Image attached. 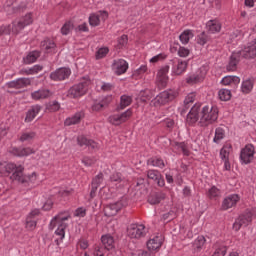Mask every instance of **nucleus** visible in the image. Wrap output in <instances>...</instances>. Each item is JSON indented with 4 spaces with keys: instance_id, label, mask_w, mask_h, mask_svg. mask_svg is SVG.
<instances>
[{
    "instance_id": "20",
    "label": "nucleus",
    "mask_w": 256,
    "mask_h": 256,
    "mask_svg": "<svg viewBox=\"0 0 256 256\" xmlns=\"http://www.w3.org/2000/svg\"><path fill=\"white\" fill-rule=\"evenodd\" d=\"M12 153L17 157H26L35 153V150L31 149V147H14Z\"/></svg>"
},
{
    "instance_id": "7",
    "label": "nucleus",
    "mask_w": 256,
    "mask_h": 256,
    "mask_svg": "<svg viewBox=\"0 0 256 256\" xmlns=\"http://www.w3.org/2000/svg\"><path fill=\"white\" fill-rule=\"evenodd\" d=\"M33 23V17L31 14L25 15V17H22L21 19H16L12 23V33L15 35H18L25 27L28 25H31Z\"/></svg>"
},
{
    "instance_id": "31",
    "label": "nucleus",
    "mask_w": 256,
    "mask_h": 256,
    "mask_svg": "<svg viewBox=\"0 0 256 256\" xmlns=\"http://www.w3.org/2000/svg\"><path fill=\"white\" fill-rule=\"evenodd\" d=\"M193 37H194L193 31H191L190 29H187L186 31H183V33H181V35L179 36V39L181 43H183V45H187L190 39H192Z\"/></svg>"
},
{
    "instance_id": "1",
    "label": "nucleus",
    "mask_w": 256,
    "mask_h": 256,
    "mask_svg": "<svg viewBox=\"0 0 256 256\" xmlns=\"http://www.w3.org/2000/svg\"><path fill=\"white\" fill-rule=\"evenodd\" d=\"M219 110L217 107L210 105H205L201 109L200 104H195L191 107L189 113L187 114V122L190 125L197 123L199 121L201 127H208L218 120Z\"/></svg>"
},
{
    "instance_id": "16",
    "label": "nucleus",
    "mask_w": 256,
    "mask_h": 256,
    "mask_svg": "<svg viewBox=\"0 0 256 256\" xmlns=\"http://www.w3.org/2000/svg\"><path fill=\"white\" fill-rule=\"evenodd\" d=\"M112 69L116 75H123L129 69V65L124 59H118V61H114Z\"/></svg>"
},
{
    "instance_id": "48",
    "label": "nucleus",
    "mask_w": 256,
    "mask_h": 256,
    "mask_svg": "<svg viewBox=\"0 0 256 256\" xmlns=\"http://www.w3.org/2000/svg\"><path fill=\"white\" fill-rule=\"evenodd\" d=\"M89 23H90L91 27H98V25H100L99 15H90Z\"/></svg>"
},
{
    "instance_id": "64",
    "label": "nucleus",
    "mask_w": 256,
    "mask_h": 256,
    "mask_svg": "<svg viewBox=\"0 0 256 256\" xmlns=\"http://www.w3.org/2000/svg\"><path fill=\"white\" fill-rule=\"evenodd\" d=\"M97 193V187H96V183H95V178L92 181V189L90 191V198L94 199V197L96 196Z\"/></svg>"
},
{
    "instance_id": "27",
    "label": "nucleus",
    "mask_w": 256,
    "mask_h": 256,
    "mask_svg": "<svg viewBox=\"0 0 256 256\" xmlns=\"http://www.w3.org/2000/svg\"><path fill=\"white\" fill-rule=\"evenodd\" d=\"M39 57H41V51H31V53H28V55L24 57L23 61L26 65H30L31 63H35Z\"/></svg>"
},
{
    "instance_id": "35",
    "label": "nucleus",
    "mask_w": 256,
    "mask_h": 256,
    "mask_svg": "<svg viewBox=\"0 0 256 256\" xmlns=\"http://www.w3.org/2000/svg\"><path fill=\"white\" fill-rule=\"evenodd\" d=\"M132 103V97H129L128 95H122L120 105L117 107V110L120 111V109H125L126 107H129Z\"/></svg>"
},
{
    "instance_id": "21",
    "label": "nucleus",
    "mask_w": 256,
    "mask_h": 256,
    "mask_svg": "<svg viewBox=\"0 0 256 256\" xmlns=\"http://www.w3.org/2000/svg\"><path fill=\"white\" fill-rule=\"evenodd\" d=\"M206 29L209 31V33H212V34L220 33L222 29V25L217 20L208 21V23H206Z\"/></svg>"
},
{
    "instance_id": "42",
    "label": "nucleus",
    "mask_w": 256,
    "mask_h": 256,
    "mask_svg": "<svg viewBox=\"0 0 256 256\" xmlns=\"http://www.w3.org/2000/svg\"><path fill=\"white\" fill-rule=\"evenodd\" d=\"M46 109L52 113L59 111V109H61V105L59 103V101H52L50 103H48V105H46Z\"/></svg>"
},
{
    "instance_id": "63",
    "label": "nucleus",
    "mask_w": 256,
    "mask_h": 256,
    "mask_svg": "<svg viewBox=\"0 0 256 256\" xmlns=\"http://www.w3.org/2000/svg\"><path fill=\"white\" fill-rule=\"evenodd\" d=\"M227 253V247H221L220 249H216L215 253L211 256H225Z\"/></svg>"
},
{
    "instance_id": "6",
    "label": "nucleus",
    "mask_w": 256,
    "mask_h": 256,
    "mask_svg": "<svg viewBox=\"0 0 256 256\" xmlns=\"http://www.w3.org/2000/svg\"><path fill=\"white\" fill-rule=\"evenodd\" d=\"M146 233V227L143 224L131 223L127 227L128 237L132 239H141V237H145Z\"/></svg>"
},
{
    "instance_id": "2",
    "label": "nucleus",
    "mask_w": 256,
    "mask_h": 256,
    "mask_svg": "<svg viewBox=\"0 0 256 256\" xmlns=\"http://www.w3.org/2000/svg\"><path fill=\"white\" fill-rule=\"evenodd\" d=\"M5 170L7 173H12L10 178L13 181H18L25 187H33V185H35V181H37V173L34 172L30 175H25L24 167L22 165L17 167L15 163H7Z\"/></svg>"
},
{
    "instance_id": "54",
    "label": "nucleus",
    "mask_w": 256,
    "mask_h": 256,
    "mask_svg": "<svg viewBox=\"0 0 256 256\" xmlns=\"http://www.w3.org/2000/svg\"><path fill=\"white\" fill-rule=\"evenodd\" d=\"M175 217L176 214L174 213V211H168L167 213H164V215L162 216L164 221H172V219H174Z\"/></svg>"
},
{
    "instance_id": "13",
    "label": "nucleus",
    "mask_w": 256,
    "mask_h": 256,
    "mask_svg": "<svg viewBox=\"0 0 256 256\" xmlns=\"http://www.w3.org/2000/svg\"><path fill=\"white\" fill-rule=\"evenodd\" d=\"M131 115V109H127V111H124V113H121V115H112L109 117V122L112 123V125H121L130 119Z\"/></svg>"
},
{
    "instance_id": "56",
    "label": "nucleus",
    "mask_w": 256,
    "mask_h": 256,
    "mask_svg": "<svg viewBox=\"0 0 256 256\" xmlns=\"http://www.w3.org/2000/svg\"><path fill=\"white\" fill-rule=\"evenodd\" d=\"M178 148L182 151L183 155H186V156L190 155V151L186 143H178Z\"/></svg>"
},
{
    "instance_id": "23",
    "label": "nucleus",
    "mask_w": 256,
    "mask_h": 256,
    "mask_svg": "<svg viewBox=\"0 0 256 256\" xmlns=\"http://www.w3.org/2000/svg\"><path fill=\"white\" fill-rule=\"evenodd\" d=\"M77 142L80 147H83L84 145H86L87 147H91L92 149H97L98 147L95 141H93L92 139H87L83 135L77 137Z\"/></svg>"
},
{
    "instance_id": "5",
    "label": "nucleus",
    "mask_w": 256,
    "mask_h": 256,
    "mask_svg": "<svg viewBox=\"0 0 256 256\" xmlns=\"http://www.w3.org/2000/svg\"><path fill=\"white\" fill-rule=\"evenodd\" d=\"M90 85L91 81L89 79H83L82 81H80V83L73 85L69 89L67 95L71 99H77L78 97H82L83 95H86Z\"/></svg>"
},
{
    "instance_id": "39",
    "label": "nucleus",
    "mask_w": 256,
    "mask_h": 256,
    "mask_svg": "<svg viewBox=\"0 0 256 256\" xmlns=\"http://www.w3.org/2000/svg\"><path fill=\"white\" fill-rule=\"evenodd\" d=\"M231 149V145H224V147H222V149L220 150V157L224 161V164L227 160V157H229L231 153Z\"/></svg>"
},
{
    "instance_id": "34",
    "label": "nucleus",
    "mask_w": 256,
    "mask_h": 256,
    "mask_svg": "<svg viewBox=\"0 0 256 256\" xmlns=\"http://www.w3.org/2000/svg\"><path fill=\"white\" fill-rule=\"evenodd\" d=\"M147 163L148 165H152V167H165L163 159H160L159 157H151L150 159H148Z\"/></svg>"
},
{
    "instance_id": "18",
    "label": "nucleus",
    "mask_w": 256,
    "mask_h": 256,
    "mask_svg": "<svg viewBox=\"0 0 256 256\" xmlns=\"http://www.w3.org/2000/svg\"><path fill=\"white\" fill-rule=\"evenodd\" d=\"M148 179H152L156 181L159 187H164L165 186V179L162 177L160 171H156L154 169H150L148 171Z\"/></svg>"
},
{
    "instance_id": "52",
    "label": "nucleus",
    "mask_w": 256,
    "mask_h": 256,
    "mask_svg": "<svg viewBox=\"0 0 256 256\" xmlns=\"http://www.w3.org/2000/svg\"><path fill=\"white\" fill-rule=\"evenodd\" d=\"M35 137V133L30 132V133H22L21 137H20V141L24 142V141H31V139H34Z\"/></svg>"
},
{
    "instance_id": "17",
    "label": "nucleus",
    "mask_w": 256,
    "mask_h": 256,
    "mask_svg": "<svg viewBox=\"0 0 256 256\" xmlns=\"http://www.w3.org/2000/svg\"><path fill=\"white\" fill-rule=\"evenodd\" d=\"M170 71V65H164V67H162L160 69V71H158V75H157V79L158 82L160 83V85L162 87H166L169 77H168V73Z\"/></svg>"
},
{
    "instance_id": "44",
    "label": "nucleus",
    "mask_w": 256,
    "mask_h": 256,
    "mask_svg": "<svg viewBox=\"0 0 256 256\" xmlns=\"http://www.w3.org/2000/svg\"><path fill=\"white\" fill-rule=\"evenodd\" d=\"M207 195L210 199H215L216 197H219V195H221V191L220 189H218V187L213 186L209 189Z\"/></svg>"
},
{
    "instance_id": "33",
    "label": "nucleus",
    "mask_w": 256,
    "mask_h": 256,
    "mask_svg": "<svg viewBox=\"0 0 256 256\" xmlns=\"http://www.w3.org/2000/svg\"><path fill=\"white\" fill-rule=\"evenodd\" d=\"M253 87H254V83L253 81H251V79H247L246 81H243L241 85L242 93H245V94L251 93V91H253Z\"/></svg>"
},
{
    "instance_id": "61",
    "label": "nucleus",
    "mask_w": 256,
    "mask_h": 256,
    "mask_svg": "<svg viewBox=\"0 0 256 256\" xmlns=\"http://www.w3.org/2000/svg\"><path fill=\"white\" fill-rule=\"evenodd\" d=\"M110 179L111 181H115L117 183H121V181H123V177L121 173H113Z\"/></svg>"
},
{
    "instance_id": "49",
    "label": "nucleus",
    "mask_w": 256,
    "mask_h": 256,
    "mask_svg": "<svg viewBox=\"0 0 256 256\" xmlns=\"http://www.w3.org/2000/svg\"><path fill=\"white\" fill-rule=\"evenodd\" d=\"M97 159L95 157H83L82 163L86 165V167H91V165H94L96 163Z\"/></svg>"
},
{
    "instance_id": "37",
    "label": "nucleus",
    "mask_w": 256,
    "mask_h": 256,
    "mask_svg": "<svg viewBox=\"0 0 256 256\" xmlns=\"http://www.w3.org/2000/svg\"><path fill=\"white\" fill-rule=\"evenodd\" d=\"M111 101H112L111 96L105 97V99H103L100 103H96L95 105H93L94 111H100L101 109H103V107H105L106 105H109Z\"/></svg>"
},
{
    "instance_id": "22",
    "label": "nucleus",
    "mask_w": 256,
    "mask_h": 256,
    "mask_svg": "<svg viewBox=\"0 0 256 256\" xmlns=\"http://www.w3.org/2000/svg\"><path fill=\"white\" fill-rule=\"evenodd\" d=\"M165 197V193L162 192L150 193V195L148 196V203H150L151 205H157V203H161V201L165 199Z\"/></svg>"
},
{
    "instance_id": "25",
    "label": "nucleus",
    "mask_w": 256,
    "mask_h": 256,
    "mask_svg": "<svg viewBox=\"0 0 256 256\" xmlns=\"http://www.w3.org/2000/svg\"><path fill=\"white\" fill-rule=\"evenodd\" d=\"M58 223V227L55 231V234L58 236V238L60 239V241H63L64 237H65V229L67 227L65 221H62L61 219H57Z\"/></svg>"
},
{
    "instance_id": "58",
    "label": "nucleus",
    "mask_w": 256,
    "mask_h": 256,
    "mask_svg": "<svg viewBox=\"0 0 256 256\" xmlns=\"http://www.w3.org/2000/svg\"><path fill=\"white\" fill-rule=\"evenodd\" d=\"M128 43V37L127 35H122L119 39H118V47H125V45H127Z\"/></svg>"
},
{
    "instance_id": "19",
    "label": "nucleus",
    "mask_w": 256,
    "mask_h": 256,
    "mask_svg": "<svg viewBox=\"0 0 256 256\" xmlns=\"http://www.w3.org/2000/svg\"><path fill=\"white\" fill-rule=\"evenodd\" d=\"M41 109H43L41 105H33L26 113L25 122L31 123L39 115Z\"/></svg>"
},
{
    "instance_id": "36",
    "label": "nucleus",
    "mask_w": 256,
    "mask_h": 256,
    "mask_svg": "<svg viewBox=\"0 0 256 256\" xmlns=\"http://www.w3.org/2000/svg\"><path fill=\"white\" fill-rule=\"evenodd\" d=\"M194 101H195V95L194 94H190L185 98V100H184V109L181 110V115H184L185 113H187V111L190 107V103H194Z\"/></svg>"
},
{
    "instance_id": "11",
    "label": "nucleus",
    "mask_w": 256,
    "mask_h": 256,
    "mask_svg": "<svg viewBox=\"0 0 256 256\" xmlns=\"http://www.w3.org/2000/svg\"><path fill=\"white\" fill-rule=\"evenodd\" d=\"M126 205L125 201H116L115 203H110L109 205H106L105 207V215L108 217H113L114 215H117L121 209Z\"/></svg>"
},
{
    "instance_id": "55",
    "label": "nucleus",
    "mask_w": 256,
    "mask_h": 256,
    "mask_svg": "<svg viewBox=\"0 0 256 256\" xmlns=\"http://www.w3.org/2000/svg\"><path fill=\"white\" fill-rule=\"evenodd\" d=\"M103 179H104L103 173H99L98 175H96V177H94L96 191H97L98 187L101 185V183H103Z\"/></svg>"
},
{
    "instance_id": "28",
    "label": "nucleus",
    "mask_w": 256,
    "mask_h": 256,
    "mask_svg": "<svg viewBox=\"0 0 256 256\" xmlns=\"http://www.w3.org/2000/svg\"><path fill=\"white\" fill-rule=\"evenodd\" d=\"M161 245H162V242H161V239H159V237H154L153 239H149V241L147 242V247L150 253L151 251H155L156 249H159Z\"/></svg>"
},
{
    "instance_id": "24",
    "label": "nucleus",
    "mask_w": 256,
    "mask_h": 256,
    "mask_svg": "<svg viewBox=\"0 0 256 256\" xmlns=\"http://www.w3.org/2000/svg\"><path fill=\"white\" fill-rule=\"evenodd\" d=\"M57 45L55 41L51 39H44V41L41 42V48L44 49L47 53H52L55 51Z\"/></svg>"
},
{
    "instance_id": "4",
    "label": "nucleus",
    "mask_w": 256,
    "mask_h": 256,
    "mask_svg": "<svg viewBox=\"0 0 256 256\" xmlns=\"http://www.w3.org/2000/svg\"><path fill=\"white\" fill-rule=\"evenodd\" d=\"M253 217H256V209H246L237 219H235L233 223V229L235 231H239L241 227H247L251 221H253Z\"/></svg>"
},
{
    "instance_id": "46",
    "label": "nucleus",
    "mask_w": 256,
    "mask_h": 256,
    "mask_svg": "<svg viewBox=\"0 0 256 256\" xmlns=\"http://www.w3.org/2000/svg\"><path fill=\"white\" fill-rule=\"evenodd\" d=\"M205 243H206V239H205L204 235H199L197 237V239H195V241H194V246L197 249H202V247L205 245Z\"/></svg>"
},
{
    "instance_id": "40",
    "label": "nucleus",
    "mask_w": 256,
    "mask_h": 256,
    "mask_svg": "<svg viewBox=\"0 0 256 256\" xmlns=\"http://www.w3.org/2000/svg\"><path fill=\"white\" fill-rule=\"evenodd\" d=\"M37 225V220L33 219L31 212L29 213V215L26 217V227L30 230L35 229Z\"/></svg>"
},
{
    "instance_id": "9",
    "label": "nucleus",
    "mask_w": 256,
    "mask_h": 256,
    "mask_svg": "<svg viewBox=\"0 0 256 256\" xmlns=\"http://www.w3.org/2000/svg\"><path fill=\"white\" fill-rule=\"evenodd\" d=\"M172 65V75H183L188 69L189 61H183V59H172L170 61Z\"/></svg>"
},
{
    "instance_id": "53",
    "label": "nucleus",
    "mask_w": 256,
    "mask_h": 256,
    "mask_svg": "<svg viewBox=\"0 0 256 256\" xmlns=\"http://www.w3.org/2000/svg\"><path fill=\"white\" fill-rule=\"evenodd\" d=\"M11 35V25L0 27V37Z\"/></svg>"
},
{
    "instance_id": "47",
    "label": "nucleus",
    "mask_w": 256,
    "mask_h": 256,
    "mask_svg": "<svg viewBox=\"0 0 256 256\" xmlns=\"http://www.w3.org/2000/svg\"><path fill=\"white\" fill-rule=\"evenodd\" d=\"M73 29V24L69 21L65 23L61 28L62 35H69Z\"/></svg>"
},
{
    "instance_id": "32",
    "label": "nucleus",
    "mask_w": 256,
    "mask_h": 256,
    "mask_svg": "<svg viewBox=\"0 0 256 256\" xmlns=\"http://www.w3.org/2000/svg\"><path fill=\"white\" fill-rule=\"evenodd\" d=\"M101 241L105 249H112L114 247V237L112 235H102Z\"/></svg>"
},
{
    "instance_id": "14",
    "label": "nucleus",
    "mask_w": 256,
    "mask_h": 256,
    "mask_svg": "<svg viewBox=\"0 0 256 256\" xmlns=\"http://www.w3.org/2000/svg\"><path fill=\"white\" fill-rule=\"evenodd\" d=\"M28 85H31V79L26 77H22L20 79H16L15 81H9V83H6V87H8V89H23L24 87H28Z\"/></svg>"
},
{
    "instance_id": "15",
    "label": "nucleus",
    "mask_w": 256,
    "mask_h": 256,
    "mask_svg": "<svg viewBox=\"0 0 256 256\" xmlns=\"http://www.w3.org/2000/svg\"><path fill=\"white\" fill-rule=\"evenodd\" d=\"M241 197L237 193H234L232 195H228L225 197L222 203V209L227 210L231 209V207H235L237 203L240 201Z\"/></svg>"
},
{
    "instance_id": "30",
    "label": "nucleus",
    "mask_w": 256,
    "mask_h": 256,
    "mask_svg": "<svg viewBox=\"0 0 256 256\" xmlns=\"http://www.w3.org/2000/svg\"><path fill=\"white\" fill-rule=\"evenodd\" d=\"M240 82H241V79H239V77L234 75H228L227 77H224L222 79L223 85H239Z\"/></svg>"
},
{
    "instance_id": "59",
    "label": "nucleus",
    "mask_w": 256,
    "mask_h": 256,
    "mask_svg": "<svg viewBox=\"0 0 256 256\" xmlns=\"http://www.w3.org/2000/svg\"><path fill=\"white\" fill-rule=\"evenodd\" d=\"M179 57H188L190 55V50L185 47H180L178 50Z\"/></svg>"
},
{
    "instance_id": "26",
    "label": "nucleus",
    "mask_w": 256,
    "mask_h": 256,
    "mask_svg": "<svg viewBox=\"0 0 256 256\" xmlns=\"http://www.w3.org/2000/svg\"><path fill=\"white\" fill-rule=\"evenodd\" d=\"M50 95V91L48 89H39L38 91H34L31 93L32 99L39 101L40 99H47Z\"/></svg>"
},
{
    "instance_id": "8",
    "label": "nucleus",
    "mask_w": 256,
    "mask_h": 256,
    "mask_svg": "<svg viewBox=\"0 0 256 256\" xmlns=\"http://www.w3.org/2000/svg\"><path fill=\"white\" fill-rule=\"evenodd\" d=\"M240 159L241 162L244 163L245 165H248L255 159V147L251 143L248 145H245L243 149H241L240 153Z\"/></svg>"
},
{
    "instance_id": "43",
    "label": "nucleus",
    "mask_w": 256,
    "mask_h": 256,
    "mask_svg": "<svg viewBox=\"0 0 256 256\" xmlns=\"http://www.w3.org/2000/svg\"><path fill=\"white\" fill-rule=\"evenodd\" d=\"M70 215H67L66 217H62L61 215H56L49 224V229L53 230L55 229L56 225H57V219H60L61 221H67V219H69Z\"/></svg>"
},
{
    "instance_id": "45",
    "label": "nucleus",
    "mask_w": 256,
    "mask_h": 256,
    "mask_svg": "<svg viewBox=\"0 0 256 256\" xmlns=\"http://www.w3.org/2000/svg\"><path fill=\"white\" fill-rule=\"evenodd\" d=\"M42 69V65H34L30 69H25L24 73H26V75H35L36 73H39V71H42Z\"/></svg>"
},
{
    "instance_id": "51",
    "label": "nucleus",
    "mask_w": 256,
    "mask_h": 256,
    "mask_svg": "<svg viewBox=\"0 0 256 256\" xmlns=\"http://www.w3.org/2000/svg\"><path fill=\"white\" fill-rule=\"evenodd\" d=\"M108 53H109L108 48L99 49L96 53V59H103L104 57H106V55H108Z\"/></svg>"
},
{
    "instance_id": "62",
    "label": "nucleus",
    "mask_w": 256,
    "mask_h": 256,
    "mask_svg": "<svg viewBox=\"0 0 256 256\" xmlns=\"http://www.w3.org/2000/svg\"><path fill=\"white\" fill-rule=\"evenodd\" d=\"M201 77L199 75H190L187 79V83L189 84H195L200 81Z\"/></svg>"
},
{
    "instance_id": "29",
    "label": "nucleus",
    "mask_w": 256,
    "mask_h": 256,
    "mask_svg": "<svg viewBox=\"0 0 256 256\" xmlns=\"http://www.w3.org/2000/svg\"><path fill=\"white\" fill-rule=\"evenodd\" d=\"M82 117H83L82 113H75V115H73V117H69L68 119H66L64 124L67 127H69L71 125H77L78 123H80Z\"/></svg>"
},
{
    "instance_id": "3",
    "label": "nucleus",
    "mask_w": 256,
    "mask_h": 256,
    "mask_svg": "<svg viewBox=\"0 0 256 256\" xmlns=\"http://www.w3.org/2000/svg\"><path fill=\"white\" fill-rule=\"evenodd\" d=\"M254 57H256V39L252 41V43H248L247 47H244L241 51L232 53L229 64L227 65V70L235 71L241 59H253Z\"/></svg>"
},
{
    "instance_id": "60",
    "label": "nucleus",
    "mask_w": 256,
    "mask_h": 256,
    "mask_svg": "<svg viewBox=\"0 0 256 256\" xmlns=\"http://www.w3.org/2000/svg\"><path fill=\"white\" fill-rule=\"evenodd\" d=\"M53 205H54V203H53L52 199H47V201H45L42 209L44 211H50L53 208Z\"/></svg>"
},
{
    "instance_id": "10",
    "label": "nucleus",
    "mask_w": 256,
    "mask_h": 256,
    "mask_svg": "<svg viewBox=\"0 0 256 256\" xmlns=\"http://www.w3.org/2000/svg\"><path fill=\"white\" fill-rule=\"evenodd\" d=\"M71 75V69L67 67H61L60 69H56L50 73V79L52 81H65V79H69Z\"/></svg>"
},
{
    "instance_id": "41",
    "label": "nucleus",
    "mask_w": 256,
    "mask_h": 256,
    "mask_svg": "<svg viewBox=\"0 0 256 256\" xmlns=\"http://www.w3.org/2000/svg\"><path fill=\"white\" fill-rule=\"evenodd\" d=\"M225 137V131L222 129V127H217L215 131V137H214V142L219 143L222 139Z\"/></svg>"
},
{
    "instance_id": "57",
    "label": "nucleus",
    "mask_w": 256,
    "mask_h": 256,
    "mask_svg": "<svg viewBox=\"0 0 256 256\" xmlns=\"http://www.w3.org/2000/svg\"><path fill=\"white\" fill-rule=\"evenodd\" d=\"M25 9H27L26 2H21V4H19L18 6H15V8H13V11H14V13H21V11H25Z\"/></svg>"
},
{
    "instance_id": "12",
    "label": "nucleus",
    "mask_w": 256,
    "mask_h": 256,
    "mask_svg": "<svg viewBox=\"0 0 256 256\" xmlns=\"http://www.w3.org/2000/svg\"><path fill=\"white\" fill-rule=\"evenodd\" d=\"M177 97L176 91L170 89L169 91H163L156 97V101L160 103V105H166L170 101H173Z\"/></svg>"
},
{
    "instance_id": "50",
    "label": "nucleus",
    "mask_w": 256,
    "mask_h": 256,
    "mask_svg": "<svg viewBox=\"0 0 256 256\" xmlns=\"http://www.w3.org/2000/svg\"><path fill=\"white\" fill-rule=\"evenodd\" d=\"M208 40H209V39H208L206 33L203 32V33H201V34L198 36L197 43H198L199 45L204 46V45H206V43H208Z\"/></svg>"
},
{
    "instance_id": "38",
    "label": "nucleus",
    "mask_w": 256,
    "mask_h": 256,
    "mask_svg": "<svg viewBox=\"0 0 256 256\" xmlns=\"http://www.w3.org/2000/svg\"><path fill=\"white\" fill-rule=\"evenodd\" d=\"M218 96L221 101H229L232 97L229 89H220Z\"/></svg>"
}]
</instances>
